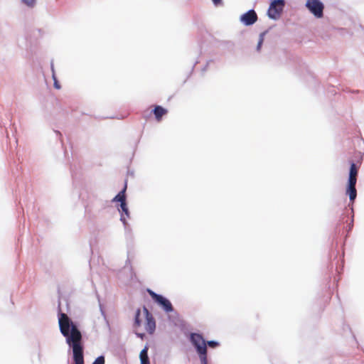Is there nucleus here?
Instances as JSON below:
<instances>
[{
    "label": "nucleus",
    "instance_id": "21",
    "mask_svg": "<svg viewBox=\"0 0 364 364\" xmlns=\"http://www.w3.org/2000/svg\"><path fill=\"white\" fill-rule=\"evenodd\" d=\"M136 335L140 337L141 338H143L144 334L143 333H136Z\"/></svg>",
    "mask_w": 364,
    "mask_h": 364
},
{
    "label": "nucleus",
    "instance_id": "7",
    "mask_svg": "<svg viewBox=\"0 0 364 364\" xmlns=\"http://www.w3.org/2000/svg\"><path fill=\"white\" fill-rule=\"evenodd\" d=\"M143 310L146 316L145 329L148 333L152 335L156 329L155 319L146 307H144Z\"/></svg>",
    "mask_w": 364,
    "mask_h": 364
},
{
    "label": "nucleus",
    "instance_id": "19",
    "mask_svg": "<svg viewBox=\"0 0 364 364\" xmlns=\"http://www.w3.org/2000/svg\"><path fill=\"white\" fill-rule=\"evenodd\" d=\"M121 220L123 222V223L124 225L126 224V218H125L124 215H123V213L121 215Z\"/></svg>",
    "mask_w": 364,
    "mask_h": 364
},
{
    "label": "nucleus",
    "instance_id": "17",
    "mask_svg": "<svg viewBox=\"0 0 364 364\" xmlns=\"http://www.w3.org/2000/svg\"><path fill=\"white\" fill-rule=\"evenodd\" d=\"M204 342H205L204 341ZM205 343V346L208 345V346H210V348H215L218 346V343H217L216 341H208L207 343Z\"/></svg>",
    "mask_w": 364,
    "mask_h": 364
},
{
    "label": "nucleus",
    "instance_id": "18",
    "mask_svg": "<svg viewBox=\"0 0 364 364\" xmlns=\"http://www.w3.org/2000/svg\"><path fill=\"white\" fill-rule=\"evenodd\" d=\"M212 1L215 6H219L223 4V0H212Z\"/></svg>",
    "mask_w": 364,
    "mask_h": 364
},
{
    "label": "nucleus",
    "instance_id": "3",
    "mask_svg": "<svg viewBox=\"0 0 364 364\" xmlns=\"http://www.w3.org/2000/svg\"><path fill=\"white\" fill-rule=\"evenodd\" d=\"M191 341L199 354L201 364H208L207 347H205V343L202 336L198 333H192Z\"/></svg>",
    "mask_w": 364,
    "mask_h": 364
},
{
    "label": "nucleus",
    "instance_id": "15",
    "mask_svg": "<svg viewBox=\"0 0 364 364\" xmlns=\"http://www.w3.org/2000/svg\"><path fill=\"white\" fill-rule=\"evenodd\" d=\"M264 35V33H261L260 36H259V42H258V44H257V49L258 51L260 50L261 46H262V45L263 43Z\"/></svg>",
    "mask_w": 364,
    "mask_h": 364
},
{
    "label": "nucleus",
    "instance_id": "10",
    "mask_svg": "<svg viewBox=\"0 0 364 364\" xmlns=\"http://www.w3.org/2000/svg\"><path fill=\"white\" fill-rule=\"evenodd\" d=\"M127 186H124V189L121 191L114 198V201L120 202L121 204L126 202V191Z\"/></svg>",
    "mask_w": 364,
    "mask_h": 364
},
{
    "label": "nucleus",
    "instance_id": "8",
    "mask_svg": "<svg viewBox=\"0 0 364 364\" xmlns=\"http://www.w3.org/2000/svg\"><path fill=\"white\" fill-rule=\"evenodd\" d=\"M240 21L245 26H250L257 21V15L254 10H250L240 16Z\"/></svg>",
    "mask_w": 364,
    "mask_h": 364
},
{
    "label": "nucleus",
    "instance_id": "9",
    "mask_svg": "<svg viewBox=\"0 0 364 364\" xmlns=\"http://www.w3.org/2000/svg\"><path fill=\"white\" fill-rule=\"evenodd\" d=\"M155 119L158 122L162 120L163 116L167 114L168 110L160 105H155L152 111Z\"/></svg>",
    "mask_w": 364,
    "mask_h": 364
},
{
    "label": "nucleus",
    "instance_id": "5",
    "mask_svg": "<svg viewBox=\"0 0 364 364\" xmlns=\"http://www.w3.org/2000/svg\"><path fill=\"white\" fill-rule=\"evenodd\" d=\"M147 291L154 301L160 305L166 312H171L173 310V306L169 300L161 295L156 294L151 289H148Z\"/></svg>",
    "mask_w": 364,
    "mask_h": 364
},
{
    "label": "nucleus",
    "instance_id": "20",
    "mask_svg": "<svg viewBox=\"0 0 364 364\" xmlns=\"http://www.w3.org/2000/svg\"><path fill=\"white\" fill-rule=\"evenodd\" d=\"M54 86L57 89H60V85H58V82L55 80Z\"/></svg>",
    "mask_w": 364,
    "mask_h": 364
},
{
    "label": "nucleus",
    "instance_id": "11",
    "mask_svg": "<svg viewBox=\"0 0 364 364\" xmlns=\"http://www.w3.org/2000/svg\"><path fill=\"white\" fill-rule=\"evenodd\" d=\"M147 351L148 348L146 347L140 352L141 364H149Z\"/></svg>",
    "mask_w": 364,
    "mask_h": 364
},
{
    "label": "nucleus",
    "instance_id": "13",
    "mask_svg": "<svg viewBox=\"0 0 364 364\" xmlns=\"http://www.w3.org/2000/svg\"><path fill=\"white\" fill-rule=\"evenodd\" d=\"M120 208L122 211V213L127 217H129V212L127 205L126 202L120 204Z\"/></svg>",
    "mask_w": 364,
    "mask_h": 364
},
{
    "label": "nucleus",
    "instance_id": "1",
    "mask_svg": "<svg viewBox=\"0 0 364 364\" xmlns=\"http://www.w3.org/2000/svg\"><path fill=\"white\" fill-rule=\"evenodd\" d=\"M58 323L61 333L66 338L67 343L72 347L73 364H85L80 331L65 313L59 314Z\"/></svg>",
    "mask_w": 364,
    "mask_h": 364
},
{
    "label": "nucleus",
    "instance_id": "4",
    "mask_svg": "<svg viewBox=\"0 0 364 364\" xmlns=\"http://www.w3.org/2000/svg\"><path fill=\"white\" fill-rule=\"evenodd\" d=\"M285 2L284 0H273L268 9V16L270 18L277 20L279 18L283 11Z\"/></svg>",
    "mask_w": 364,
    "mask_h": 364
},
{
    "label": "nucleus",
    "instance_id": "6",
    "mask_svg": "<svg viewBox=\"0 0 364 364\" xmlns=\"http://www.w3.org/2000/svg\"><path fill=\"white\" fill-rule=\"evenodd\" d=\"M306 6L316 18L323 17L324 6L319 0H307Z\"/></svg>",
    "mask_w": 364,
    "mask_h": 364
},
{
    "label": "nucleus",
    "instance_id": "14",
    "mask_svg": "<svg viewBox=\"0 0 364 364\" xmlns=\"http://www.w3.org/2000/svg\"><path fill=\"white\" fill-rule=\"evenodd\" d=\"M105 357L101 355L97 357L92 363V364H105Z\"/></svg>",
    "mask_w": 364,
    "mask_h": 364
},
{
    "label": "nucleus",
    "instance_id": "12",
    "mask_svg": "<svg viewBox=\"0 0 364 364\" xmlns=\"http://www.w3.org/2000/svg\"><path fill=\"white\" fill-rule=\"evenodd\" d=\"M140 314H141L140 309H137V311H136L135 321H134V327H136V328L141 326V322L139 320Z\"/></svg>",
    "mask_w": 364,
    "mask_h": 364
},
{
    "label": "nucleus",
    "instance_id": "2",
    "mask_svg": "<svg viewBox=\"0 0 364 364\" xmlns=\"http://www.w3.org/2000/svg\"><path fill=\"white\" fill-rule=\"evenodd\" d=\"M358 173V167L355 163L352 162L350 167L348 187L346 188V194L348 195L351 203L354 202L357 196L355 185L357 182Z\"/></svg>",
    "mask_w": 364,
    "mask_h": 364
},
{
    "label": "nucleus",
    "instance_id": "16",
    "mask_svg": "<svg viewBox=\"0 0 364 364\" xmlns=\"http://www.w3.org/2000/svg\"><path fill=\"white\" fill-rule=\"evenodd\" d=\"M22 1L29 7H33L36 3V0H22Z\"/></svg>",
    "mask_w": 364,
    "mask_h": 364
}]
</instances>
